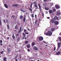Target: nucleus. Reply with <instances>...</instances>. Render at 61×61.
<instances>
[{
  "instance_id": "28",
  "label": "nucleus",
  "mask_w": 61,
  "mask_h": 61,
  "mask_svg": "<svg viewBox=\"0 0 61 61\" xmlns=\"http://www.w3.org/2000/svg\"><path fill=\"white\" fill-rule=\"evenodd\" d=\"M18 55H17L16 56L15 58V59H16L17 58V57H18Z\"/></svg>"
},
{
  "instance_id": "29",
  "label": "nucleus",
  "mask_w": 61,
  "mask_h": 61,
  "mask_svg": "<svg viewBox=\"0 0 61 61\" xmlns=\"http://www.w3.org/2000/svg\"><path fill=\"white\" fill-rule=\"evenodd\" d=\"M25 44H27L28 43V41H26L25 42Z\"/></svg>"
},
{
  "instance_id": "4",
  "label": "nucleus",
  "mask_w": 61,
  "mask_h": 61,
  "mask_svg": "<svg viewBox=\"0 0 61 61\" xmlns=\"http://www.w3.org/2000/svg\"><path fill=\"white\" fill-rule=\"evenodd\" d=\"M55 7L57 9H59V8L60 7V6L59 5H56L55 6Z\"/></svg>"
},
{
  "instance_id": "30",
  "label": "nucleus",
  "mask_w": 61,
  "mask_h": 61,
  "mask_svg": "<svg viewBox=\"0 0 61 61\" xmlns=\"http://www.w3.org/2000/svg\"><path fill=\"white\" fill-rule=\"evenodd\" d=\"M15 28L17 30V29H18V28H17V25H16L15 26Z\"/></svg>"
},
{
  "instance_id": "47",
  "label": "nucleus",
  "mask_w": 61,
  "mask_h": 61,
  "mask_svg": "<svg viewBox=\"0 0 61 61\" xmlns=\"http://www.w3.org/2000/svg\"><path fill=\"white\" fill-rule=\"evenodd\" d=\"M56 47H55L54 48V51H55V50H56Z\"/></svg>"
},
{
  "instance_id": "41",
  "label": "nucleus",
  "mask_w": 61,
  "mask_h": 61,
  "mask_svg": "<svg viewBox=\"0 0 61 61\" xmlns=\"http://www.w3.org/2000/svg\"><path fill=\"white\" fill-rule=\"evenodd\" d=\"M47 0H44V2H47Z\"/></svg>"
},
{
  "instance_id": "17",
  "label": "nucleus",
  "mask_w": 61,
  "mask_h": 61,
  "mask_svg": "<svg viewBox=\"0 0 61 61\" xmlns=\"http://www.w3.org/2000/svg\"><path fill=\"white\" fill-rule=\"evenodd\" d=\"M5 7L6 8H8V6H7V4H5Z\"/></svg>"
},
{
  "instance_id": "19",
  "label": "nucleus",
  "mask_w": 61,
  "mask_h": 61,
  "mask_svg": "<svg viewBox=\"0 0 61 61\" xmlns=\"http://www.w3.org/2000/svg\"><path fill=\"white\" fill-rule=\"evenodd\" d=\"M35 43L34 42H33L32 43V46H35Z\"/></svg>"
},
{
  "instance_id": "39",
  "label": "nucleus",
  "mask_w": 61,
  "mask_h": 61,
  "mask_svg": "<svg viewBox=\"0 0 61 61\" xmlns=\"http://www.w3.org/2000/svg\"><path fill=\"white\" fill-rule=\"evenodd\" d=\"M31 16L32 17H34V14H32L31 15Z\"/></svg>"
},
{
  "instance_id": "51",
  "label": "nucleus",
  "mask_w": 61,
  "mask_h": 61,
  "mask_svg": "<svg viewBox=\"0 0 61 61\" xmlns=\"http://www.w3.org/2000/svg\"><path fill=\"white\" fill-rule=\"evenodd\" d=\"M27 51H28L29 52V51H30V49H28L27 50Z\"/></svg>"
},
{
  "instance_id": "42",
  "label": "nucleus",
  "mask_w": 61,
  "mask_h": 61,
  "mask_svg": "<svg viewBox=\"0 0 61 61\" xmlns=\"http://www.w3.org/2000/svg\"><path fill=\"white\" fill-rule=\"evenodd\" d=\"M56 10L55 9H54L53 10V12H55L56 11Z\"/></svg>"
},
{
  "instance_id": "7",
  "label": "nucleus",
  "mask_w": 61,
  "mask_h": 61,
  "mask_svg": "<svg viewBox=\"0 0 61 61\" xmlns=\"http://www.w3.org/2000/svg\"><path fill=\"white\" fill-rule=\"evenodd\" d=\"M12 37L13 40H15V36H14V34H13L12 36Z\"/></svg>"
},
{
  "instance_id": "27",
  "label": "nucleus",
  "mask_w": 61,
  "mask_h": 61,
  "mask_svg": "<svg viewBox=\"0 0 61 61\" xmlns=\"http://www.w3.org/2000/svg\"><path fill=\"white\" fill-rule=\"evenodd\" d=\"M33 4H34V5H36V4H37V3H36V1L34 2H33Z\"/></svg>"
},
{
  "instance_id": "5",
  "label": "nucleus",
  "mask_w": 61,
  "mask_h": 61,
  "mask_svg": "<svg viewBox=\"0 0 61 61\" xmlns=\"http://www.w3.org/2000/svg\"><path fill=\"white\" fill-rule=\"evenodd\" d=\"M60 14V10H58V12L57 13V15H59Z\"/></svg>"
},
{
  "instance_id": "20",
  "label": "nucleus",
  "mask_w": 61,
  "mask_h": 61,
  "mask_svg": "<svg viewBox=\"0 0 61 61\" xmlns=\"http://www.w3.org/2000/svg\"><path fill=\"white\" fill-rule=\"evenodd\" d=\"M20 37H19L18 38V39H17V42H18V41H20Z\"/></svg>"
},
{
  "instance_id": "38",
  "label": "nucleus",
  "mask_w": 61,
  "mask_h": 61,
  "mask_svg": "<svg viewBox=\"0 0 61 61\" xmlns=\"http://www.w3.org/2000/svg\"><path fill=\"white\" fill-rule=\"evenodd\" d=\"M59 41L61 42V38L59 37Z\"/></svg>"
},
{
  "instance_id": "12",
  "label": "nucleus",
  "mask_w": 61,
  "mask_h": 61,
  "mask_svg": "<svg viewBox=\"0 0 61 61\" xmlns=\"http://www.w3.org/2000/svg\"><path fill=\"white\" fill-rule=\"evenodd\" d=\"M55 30V29L54 28H52L51 29V32H53Z\"/></svg>"
},
{
  "instance_id": "48",
  "label": "nucleus",
  "mask_w": 61,
  "mask_h": 61,
  "mask_svg": "<svg viewBox=\"0 0 61 61\" xmlns=\"http://www.w3.org/2000/svg\"><path fill=\"white\" fill-rule=\"evenodd\" d=\"M0 42L1 43H2V40H0Z\"/></svg>"
},
{
  "instance_id": "35",
  "label": "nucleus",
  "mask_w": 61,
  "mask_h": 61,
  "mask_svg": "<svg viewBox=\"0 0 61 61\" xmlns=\"http://www.w3.org/2000/svg\"><path fill=\"white\" fill-rule=\"evenodd\" d=\"M0 26H1L2 25V24H1V19H0Z\"/></svg>"
},
{
  "instance_id": "60",
  "label": "nucleus",
  "mask_w": 61,
  "mask_h": 61,
  "mask_svg": "<svg viewBox=\"0 0 61 61\" xmlns=\"http://www.w3.org/2000/svg\"><path fill=\"white\" fill-rule=\"evenodd\" d=\"M15 32H17V31L16 30H15Z\"/></svg>"
},
{
  "instance_id": "16",
  "label": "nucleus",
  "mask_w": 61,
  "mask_h": 61,
  "mask_svg": "<svg viewBox=\"0 0 61 61\" xmlns=\"http://www.w3.org/2000/svg\"><path fill=\"white\" fill-rule=\"evenodd\" d=\"M21 29H22V27H21L20 28V29L19 32H18V34H19V33H20L21 32Z\"/></svg>"
},
{
  "instance_id": "58",
  "label": "nucleus",
  "mask_w": 61,
  "mask_h": 61,
  "mask_svg": "<svg viewBox=\"0 0 61 61\" xmlns=\"http://www.w3.org/2000/svg\"><path fill=\"white\" fill-rule=\"evenodd\" d=\"M15 61H18V60H17V59H16L15 60Z\"/></svg>"
},
{
  "instance_id": "36",
  "label": "nucleus",
  "mask_w": 61,
  "mask_h": 61,
  "mask_svg": "<svg viewBox=\"0 0 61 61\" xmlns=\"http://www.w3.org/2000/svg\"><path fill=\"white\" fill-rule=\"evenodd\" d=\"M23 35L24 36H26L25 34L24 33H23Z\"/></svg>"
},
{
  "instance_id": "53",
  "label": "nucleus",
  "mask_w": 61,
  "mask_h": 61,
  "mask_svg": "<svg viewBox=\"0 0 61 61\" xmlns=\"http://www.w3.org/2000/svg\"><path fill=\"white\" fill-rule=\"evenodd\" d=\"M35 18H36V17H37V16H36V15H35Z\"/></svg>"
},
{
  "instance_id": "40",
  "label": "nucleus",
  "mask_w": 61,
  "mask_h": 61,
  "mask_svg": "<svg viewBox=\"0 0 61 61\" xmlns=\"http://www.w3.org/2000/svg\"><path fill=\"white\" fill-rule=\"evenodd\" d=\"M19 34H16V36H19Z\"/></svg>"
},
{
  "instance_id": "6",
  "label": "nucleus",
  "mask_w": 61,
  "mask_h": 61,
  "mask_svg": "<svg viewBox=\"0 0 61 61\" xmlns=\"http://www.w3.org/2000/svg\"><path fill=\"white\" fill-rule=\"evenodd\" d=\"M7 51H8V53H9H9L10 52H11V50H10V49H9L8 48L7 49Z\"/></svg>"
},
{
  "instance_id": "14",
  "label": "nucleus",
  "mask_w": 61,
  "mask_h": 61,
  "mask_svg": "<svg viewBox=\"0 0 61 61\" xmlns=\"http://www.w3.org/2000/svg\"><path fill=\"white\" fill-rule=\"evenodd\" d=\"M7 27L8 30H9L10 29V26L9 25H7Z\"/></svg>"
},
{
  "instance_id": "63",
  "label": "nucleus",
  "mask_w": 61,
  "mask_h": 61,
  "mask_svg": "<svg viewBox=\"0 0 61 61\" xmlns=\"http://www.w3.org/2000/svg\"><path fill=\"white\" fill-rule=\"evenodd\" d=\"M0 45H1V46H2L3 45V44H2L1 43L0 44Z\"/></svg>"
},
{
  "instance_id": "46",
  "label": "nucleus",
  "mask_w": 61,
  "mask_h": 61,
  "mask_svg": "<svg viewBox=\"0 0 61 61\" xmlns=\"http://www.w3.org/2000/svg\"><path fill=\"white\" fill-rule=\"evenodd\" d=\"M25 36H24L23 37V39H25Z\"/></svg>"
},
{
  "instance_id": "43",
  "label": "nucleus",
  "mask_w": 61,
  "mask_h": 61,
  "mask_svg": "<svg viewBox=\"0 0 61 61\" xmlns=\"http://www.w3.org/2000/svg\"><path fill=\"white\" fill-rule=\"evenodd\" d=\"M26 30L25 29L24 30V33H26Z\"/></svg>"
},
{
  "instance_id": "9",
  "label": "nucleus",
  "mask_w": 61,
  "mask_h": 61,
  "mask_svg": "<svg viewBox=\"0 0 61 61\" xmlns=\"http://www.w3.org/2000/svg\"><path fill=\"white\" fill-rule=\"evenodd\" d=\"M17 5H18L17 4H13V5H12V6L13 7H14V6H15V7H17Z\"/></svg>"
},
{
  "instance_id": "24",
  "label": "nucleus",
  "mask_w": 61,
  "mask_h": 61,
  "mask_svg": "<svg viewBox=\"0 0 61 61\" xmlns=\"http://www.w3.org/2000/svg\"><path fill=\"white\" fill-rule=\"evenodd\" d=\"M45 10H49V8L48 7H45Z\"/></svg>"
},
{
  "instance_id": "11",
  "label": "nucleus",
  "mask_w": 61,
  "mask_h": 61,
  "mask_svg": "<svg viewBox=\"0 0 61 61\" xmlns=\"http://www.w3.org/2000/svg\"><path fill=\"white\" fill-rule=\"evenodd\" d=\"M56 54L57 55H60V51H59L58 52H56Z\"/></svg>"
},
{
  "instance_id": "55",
  "label": "nucleus",
  "mask_w": 61,
  "mask_h": 61,
  "mask_svg": "<svg viewBox=\"0 0 61 61\" xmlns=\"http://www.w3.org/2000/svg\"><path fill=\"white\" fill-rule=\"evenodd\" d=\"M33 3H32V4H31L30 6H32V5H33Z\"/></svg>"
},
{
  "instance_id": "34",
  "label": "nucleus",
  "mask_w": 61,
  "mask_h": 61,
  "mask_svg": "<svg viewBox=\"0 0 61 61\" xmlns=\"http://www.w3.org/2000/svg\"><path fill=\"white\" fill-rule=\"evenodd\" d=\"M28 10H30L31 12H32V9H31V8H29Z\"/></svg>"
},
{
  "instance_id": "2",
  "label": "nucleus",
  "mask_w": 61,
  "mask_h": 61,
  "mask_svg": "<svg viewBox=\"0 0 61 61\" xmlns=\"http://www.w3.org/2000/svg\"><path fill=\"white\" fill-rule=\"evenodd\" d=\"M33 49L34 50H35V51H36V50L37 51V50H38L37 48L36 47V46H35L33 47Z\"/></svg>"
},
{
  "instance_id": "61",
  "label": "nucleus",
  "mask_w": 61,
  "mask_h": 61,
  "mask_svg": "<svg viewBox=\"0 0 61 61\" xmlns=\"http://www.w3.org/2000/svg\"><path fill=\"white\" fill-rule=\"evenodd\" d=\"M7 39H9V37H8L7 38Z\"/></svg>"
},
{
  "instance_id": "21",
  "label": "nucleus",
  "mask_w": 61,
  "mask_h": 61,
  "mask_svg": "<svg viewBox=\"0 0 61 61\" xmlns=\"http://www.w3.org/2000/svg\"><path fill=\"white\" fill-rule=\"evenodd\" d=\"M3 60L4 61H6V58L5 57L3 58Z\"/></svg>"
},
{
  "instance_id": "44",
  "label": "nucleus",
  "mask_w": 61,
  "mask_h": 61,
  "mask_svg": "<svg viewBox=\"0 0 61 61\" xmlns=\"http://www.w3.org/2000/svg\"><path fill=\"white\" fill-rule=\"evenodd\" d=\"M42 16L43 17L44 16V14L43 13H42Z\"/></svg>"
},
{
  "instance_id": "64",
  "label": "nucleus",
  "mask_w": 61,
  "mask_h": 61,
  "mask_svg": "<svg viewBox=\"0 0 61 61\" xmlns=\"http://www.w3.org/2000/svg\"><path fill=\"white\" fill-rule=\"evenodd\" d=\"M21 58V56H20V58Z\"/></svg>"
},
{
  "instance_id": "1",
  "label": "nucleus",
  "mask_w": 61,
  "mask_h": 61,
  "mask_svg": "<svg viewBox=\"0 0 61 61\" xmlns=\"http://www.w3.org/2000/svg\"><path fill=\"white\" fill-rule=\"evenodd\" d=\"M46 36H51L52 35V32L51 31H48V32L46 33Z\"/></svg>"
},
{
  "instance_id": "3",
  "label": "nucleus",
  "mask_w": 61,
  "mask_h": 61,
  "mask_svg": "<svg viewBox=\"0 0 61 61\" xmlns=\"http://www.w3.org/2000/svg\"><path fill=\"white\" fill-rule=\"evenodd\" d=\"M43 38L42 36H40L39 38V40H41V41L43 40Z\"/></svg>"
},
{
  "instance_id": "22",
  "label": "nucleus",
  "mask_w": 61,
  "mask_h": 61,
  "mask_svg": "<svg viewBox=\"0 0 61 61\" xmlns=\"http://www.w3.org/2000/svg\"><path fill=\"white\" fill-rule=\"evenodd\" d=\"M21 12H25V11L24 10L22 9H21Z\"/></svg>"
},
{
  "instance_id": "56",
  "label": "nucleus",
  "mask_w": 61,
  "mask_h": 61,
  "mask_svg": "<svg viewBox=\"0 0 61 61\" xmlns=\"http://www.w3.org/2000/svg\"><path fill=\"white\" fill-rule=\"evenodd\" d=\"M39 22H40L41 21L40 19H39Z\"/></svg>"
},
{
  "instance_id": "33",
  "label": "nucleus",
  "mask_w": 61,
  "mask_h": 61,
  "mask_svg": "<svg viewBox=\"0 0 61 61\" xmlns=\"http://www.w3.org/2000/svg\"><path fill=\"white\" fill-rule=\"evenodd\" d=\"M24 20L23 22H25V18L24 17L23 18Z\"/></svg>"
},
{
  "instance_id": "25",
  "label": "nucleus",
  "mask_w": 61,
  "mask_h": 61,
  "mask_svg": "<svg viewBox=\"0 0 61 61\" xmlns=\"http://www.w3.org/2000/svg\"><path fill=\"white\" fill-rule=\"evenodd\" d=\"M27 47L28 48H30V45H28L27 46Z\"/></svg>"
},
{
  "instance_id": "15",
  "label": "nucleus",
  "mask_w": 61,
  "mask_h": 61,
  "mask_svg": "<svg viewBox=\"0 0 61 61\" xmlns=\"http://www.w3.org/2000/svg\"><path fill=\"white\" fill-rule=\"evenodd\" d=\"M50 21L52 23H54V21L52 19Z\"/></svg>"
},
{
  "instance_id": "31",
  "label": "nucleus",
  "mask_w": 61,
  "mask_h": 61,
  "mask_svg": "<svg viewBox=\"0 0 61 61\" xmlns=\"http://www.w3.org/2000/svg\"><path fill=\"white\" fill-rule=\"evenodd\" d=\"M23 16H20V19H23Z\"/></svg>"
},
{
  "instance_id": "62",
  "label": "nucleus",
  "mask_w": 61,
  "mask_h": 61,
  "mask_svg": "<svg viewBox=\"0 0 61 61\" xmlns=\"http://www.w3.org/2000/svg\"><path fill=\"white\" fill-rule=\"evenodd\" d=\"M28 31H30V29H28Z\"/></svg>"
},
{
  "instance_id": "50",
  "label": "nucleus",
  "mask_w": 61,
  "mask_h": 61,
  "mask_svg": "<svg viewBox=\"0 0 61 61\" xmlns=\"http://www.w3.org/2000/svg\"><path fill=\"white\" fill-rule=\"evenodd\" d=\"M38 9V7H36V9Z\"/></svg>"
},
{
  "instance_id": "54",
  "label": "nucleus",
  "mask_w": 61,
  "mask_h": 61,
  "mask_svg": "<svg viewBox=\"0 0 61 61\" xmlns=\"http://www.w3.org/2000/svg\"><path fill=\"white\" fill-rule=\"evenodd\" d=\"M47 18L48 19H49V18H50V17H47Z\"/></svg>"
},
{
  "instance_id": "45",
  "label": "nucleus",
  "mask_w": 61,
  "mask_h": 61,
  "mask_svg": "<svg viewBox=\"0 0 61 61\" xmlns=\"http://www.w3.org/2000/svg\"><path fill=\"white\" fill-rule=\"evenodd\" d=\"M35 7H37V5H36V4L35 5Z\"/></svg>"
},
{
  "instance_id": "13",
  "label": "nucleus",
  "mask_w": 61,
  "mask_h": 61,
  "mask_svg": "<svg viewBox=\"0 0 61 61\" xmlns=\"http://www.w3.org/2000/svg\"><path fill=\"white\" fill-rule=\"evenodd\" d=\"M55 24V25H58V21H56L54 23Z\"/></svg>"
},
{
  "instance_id": "23",
  "label": "nucleus",
  "mask_w": 61,
  "mask_h": 61,
  "mask_svg": "<svg viewBox=\"0 0 61 61\" xmlns=\"http://www.w3.org/2000/svg\"><path fill=\"white\" fill-rule=\"evenodd\" d=\"M38 6L39 7V8L40 11H41V7L40 6V4H38Z\"/></svg>"
},
{
  "instance_id": "57",
  "label": "nucleus",
  "mask_w": 61,
  "mask_h": 61,
  "mask_svg": "<svg viewBox=\"0 0 61 61\" xmlns=\"http://www.w3.org/2000/svg\"><path fill=\"white\" fill-rule=\"evenodd\" d=\"M43 42H44V43H46V42L45 41H44Z\"/></svg>"
},
{
  "instance_id": "18",
  "label": "nucleus",
  "mask_w": 61,
  "mask_h": 61,
  "mask_svg": "<svg viewBox=\"0 0 61 61\" xmlns=\"http://www.w3.org/2000/svg\"><path fill=\"white\" fill-rule=\"evenodd\" d=\"M49 12L50 14H51L53 13V11L51 10H50L49 11Z\"/></svg>"
},
{
  "instance_id": "8",
  "label": "nucleus",
  "mask_w": 61,
  "mask_h": 61,
  "mask_svg": "<svg viewBox=\"0 0 61 61\" xmlns=\"http://www.w3.org/2000/svg\"><path fill=\"white\" fill-rule=\"evenodd\" d=\"M54 19H55L56 20H58V17L56 16H55L54 17Z\"/></svg>"
},
{
  "instance_id": "32",
  "label": "nucleus",
  "mask_w": 61,
  "mask_h": 61,
  "mask_svg": "<svg viewBox=\"0 0 61 61\" xmlns=\"http://www.w3.org/2000/svg\"><path fill=\"white\" fill-rule=\"evenodd\" d=\"M3 53H4V51H2L0 52V54H2V55H3Z\"/></svg>"
},
{
  "instance_id": "10",
  "label": "nucleus",
  "mask_w": 61,
  "mask_h": 61,
  "mask_svg": "<svg viewBox=\"0 0 61 61\" xmlns=\"http://www.w3.org/2000/svg\"><path fill=\"white\" fill-rule=\"evenodd\" d=\"M61 42H60V43H58V48L60 46V45H61Z\"/></svg>"
},
{
  "instance_id": "37",
  "label": "nucleus",
  "mask_w": 61,
  "mask_h": 61,
  "mask_svg": "<svg viewBox=\"0 0 61 61\" xmlns=\"http://www.w3.org/2000/svg\"><path fill=\"white\" fill-rule=\"evenodd\" d=\"M15 15H13L12 16V18H15Z\"/></svg>"
},
{
  "instance_id": "26",
  "label": "nucleus",
  "mask_w": 61,
  "mask_h": 61,
  "mask_svg": "<svg viewBox=\"0 0 61 61\" xmlns=\"http://www.w3.org/2000/svg\"><path fill=\"white\" fill-rule=\"evenodd\" d=\"M37 20H36L35 22V24L36 25L37 24Z\"/></svg>"
},
{
  "instance_id": "49",
  "label": "nucleus",
  "mask_w": 61,
  "mask_h": 61,
  "mask_svg": "<svg viewBox=\"0 0 61 61\" xmlns=\"http://www.w3.org/2000/svg\"><path fill=\"white\" fill-rule=\"evenodd\" d=\"M6 22L7 23H8V20H6Z\"/></svg>"
},
{
  "instance_id": "59",
  "label": "nucleus",
  "mask_w": 61,
  "mask_h": 61,
  "mask_svg": "<svg viewBox=\"0 0 61 61\" xmlns=\"http://www.w3.org/2000/svg\"><path fill=\"white\" fill-rule=\"evenodd\" d=\"M46 14H47V13H48L47 11H46Z\"/></svg>"
},
{
  "instance_id": "52",
  "label": "nucleus",
  "mask_w": 61,
  "mask_h": 61,
  "mask_svg": "<svg viewBox=\"0 0 61 61\" xmlns=\"http://www.w3.org/2000/svg\"><path fill=\"white\" fill-rule=\"evenodd\" d=\"M25 34H27V35H28V34H29L28 33L25 32Z\"/></svg>"
}]
</instances>
